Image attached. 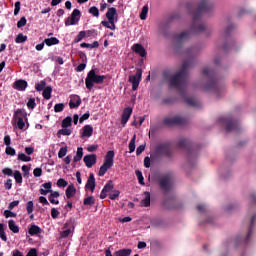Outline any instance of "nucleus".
<instances>
[{
	"mask_svg": "<svg viewBox=\"0 0 256 256\" xmlns=\"http://www.w3.org/2000/svg\"><path fill=\"white\" fill-rule=\"evenodd\" d=\"M213 9V3L209 0H201L198 4L197 11L193 14V35H199L205 31L206 26L201 20V17Z\"/></svg>",
	"mask_w": 256,
	"mask_h": 256,
	"instance_id": "1",
	"label": "nucleus"
},
{
	"mask_svg": "<svg viewBox=\"0 0 256 256\" xmlns=\"http://www.w3.org/2000/svg\"><path fill=\"white\" fill-rule=\"evenodd\" d=\"M188 69L189 61H184L178 72L174 75H170L169 72L166 71L163 72V77L164 79H168L170 87H174V89L181 91V87H183L187 81Z\"/></svg>",
	"mask_w": 256,
	"mask_h": 256,
	"instance_id": "2",
	"label": "nucleus"
},
{
	"mask_svg": "<svg viewBox=\"0 0 256 256\" xmlns=\"http://www.w3.org/2000/svg\"><path fill=\"white\" fill-rule=\"evenodd\" d=\"M178 149H185L186 151V163L184 168H192L193 167V150H191V141L187 138H182L179 140L177 144Z\"/></svg>",
	"mask_w": 256,
	"mask_h": 256,
	"instance_id": "3",
	"label": "nucleus"
},
{
	"mask_svg": "<svg viewBox=\"0 0 256 256\" xmlns=\"http://www.w3.org/2000/svg\"><path fill=\"white\" fill-rule=\"evenodd\" d=\"M105 79H107V76L105 75H99L95 72V69H91L88 74L87 77L85 79V85L86 88L91 91V89H93V87H95L96 85H101L102 83L105 82Z\"/></svg>",
	"mask_w": 256,
	"mask_h": 256,
	"instance_id": "4",
	"label": "nucleus"
},
{
	"mask_svg": "<svg viewBox=\"0 0 256 256\" xmlns=\"http://www.w3.org/2000/svg\"><path fill=\"white\" fill-rule=\"evenodd\" d=\"M155 154L158 157L163 155L164 157H167V159H173V157H175V152L173 151L172 144L169 141L156 145Z\"/></svg>",
	"mask_w": 256,
	"mask_h": 256,
	"instance_id": "5",
	"label": "nucleus"
},
{
	"mask_svg": "<svg viewBox=\"0 0 256 256\" xmlns=\"http://www.w3.org/2000/svg\"><path fill=\"white\" fill-rule=\"evenodd\" d=\"M158 185L163 195H169L173 191V176L171 174H164L158 179Z\"/></svg>",
	"mask_w": 256,
	"mask_h": 256,
	"instance_id": "6",
	"label": "nucleus"
},
{
	"mask_svg": "<svg viewBox=\"0 0 256 256\" xmlns=\"http://www.w3.org/2000/svg\"><path fill=\"white\" fill-rule=\"evenodd\" d=\"M113 159H115V151L109 150L104 157V163L99 169V177H104L105 173H107V171L113 167Z\"/></svg>",
	"mask_w": 256,
	"mask_h": 256,
	"instance_id": "7",
	"label": "nucleus"
},
{
	"mask_svg": "<svg viewBox=\"0 0 256 256\" xmlns=\"http://www.w3.org/2000/svg\"><path fill=\"white\" fill-rule=\"evenodd\" d=\"M189 118L183 116H174L172 118H165L163 124L166 127H173L174 125H187Z\"/></svg>",
	"mask_w": 256,
	"mask_h": 256,
	"instance_id": "8",
	"label": "nucleus"
},
{
	"mask_svg": "<svg viewBox=\"0 0 256 256\" xmlns=\"http://www.w3.org/2000/svg\"><path fill=\"white\" fill-rule=\"evenodd\" d=\"M204 91H212V93H214V95H216V97H219V93H221V95H223V93H225V88L218 85V83H217V81H215V79H211L210 83H208L204 86Z\"/></svg>",
	"mask_w": 256,
	"mask_h": 256,
	"instance_id": "9",
	"label": "nucleus"
},
{
	"mask_svg": "<svg viewBox=\"0 0 256 256\" xmlns=\"http://www.w3.org/2000/svg\"><path fill=\"white\" fill-rule=\"evenodd\" d=\"M143 76V70L141 68L136 69V74L129 76V82L132 83V91L139 89V83H141V77Z\"/></svg>",
	"mask_w": 256,
	"mask_h": 256,
	"instance_id": "10",
	"label": "nucleus"
},
{
	"mask_svg": "<svg viewBox=\"0 0 256 256\" xmlns=\"http://www.w3.org/2000/svg\"><path fill=\"white\" fill-rule=\"evenodd\" d=\"M163 207L165 209H168L169 211H174L177 209H181V207H183V204H181V202H179V200L175 198H168L163 202Z\"/></svg>",
	"mask_w": 256,
	"mask_h": 256,
	"instance_id": "11",
	"label": "nucleus"
},
{
	"mask_svg": "<svg viewBox=\"0 0 256 256\" xmlns=\"http://www.w3.org/2000/svg\"><path fill=\"white\" fill-rule=\"evenodd\" d=\"M81 19V11L79 9H74L71 16L65 19V26L77 25Z\"/></svg>",
	"mask_w": 256,
	"mask_h": 256,
	"instance_id": "12",
	"label": "nucleus"
},
{
	"mask_svg": "<svg viewBox=\"0 0 256 256\" xmlns=\"http://www.w3.org/2000/svg\"><path fill=\"white\" fill-rule=\"evenodd\" d=\"M25 117V112H23L21 109H17L14 113L13 119L16 121V125L20 131H23L25 129V121H23V118Z\"/></svg>",
	"mask_w": 256,
	"mask_h": 256,
	"instance_id": "13",
	"label": "nucleus"
},
{
	"mask_svg": "<svg viewBox=\"0 0 256 256\" xmlns=\"http://www.w3.org/2000/svg\"><path fill=\"white\" fill-rule=\"evenodd\" d=\"M221 123L226 124V131L229 133L231 131H237L239 129V123L233 120H229V118H220Z\"/></svg>",
	"mask_w": 256,
	"mask_h": 256,
	"instance_id": "14",
	"label": "nucleus"
},
{
	"mask_svg": "<svg viewBox=\"0 0 256 256\" xmlns=\"http://www.w3.org/2000/svg\"><path fill=\"white\" fill-rule=\"evenodd\" d=\"M131 115H133V108L131 107L124 108L122 112V117H121V125H127V122L131 118Z\"/></svg>",
	"mask_w": 256,
	"mask_h": 256,
	"instance_id": "15",
	"label": "nucleus"
},
{
	"mask_svg": "<svg viewBox=\"0 0 256 256\" xmlns=\"http://www.w3.org/2000/svg\"><path fill=\"white\" fill-rule=\"evenodd\" d=\"M83 161H84L86 167H88V169H91V167H93V165H95V163H97V155L88 154V155L84 156Z\"/></svg>",
	"mask_w": 256,
	"mask_h": 256,
	"instance_id": "16",
	"label": "nucleus"
},
{
	"mask_svg": "<svg viewBox=\"0 0 256 256\" xmlns=\"http://www.w3.org/2000/svg\"><path fill=\"white\" fill-rule=\"evenodd\" d=\"M106 19H108V21H117L119 19L117 8L109 7L108 11L106 12Z\"/></svg>",
	"mask_w": 256,
	"mask_h": 256,
	"instance_id": "17",
	"label": "nucleus"
},
{
	"mask_svg": "<svg viewBox=\"0 0 256 256\" xmlns=\"http://www.w3.org/2000/svg\"><path fill=\"white\" fill-rule=\"evenodd\" d=\"M81 97L79 95H72L70 96L69 107L70 109H78L81 105Z\"/></svg>",
	"mask_w": 256,
	"mask_h": 256,
	"instance_id": "18",
	"label": "nucleus"
},
{
	"mask_svg": "<svg viewBox=\"0 0 256 256\" xmlns=\"http://www.w3.org/2000/svg\"><path fill=\"white\" fill-rule=\"evenodd\" d=\"M132 50L137 55H140V57H147V50H145V47H143L141 44H134L132 46Z\"/></svg>",
	"mask_w": 256,
	"mask_h": 256,
	"instance_id": "19",
	"label": "nucleus"
},
{
	"mask_svg": "<svg viewBox=\"0 0 256 256\" xmlns=\"http://www.w3.org/2000/svg\"><path fill=\"white\" fill-rule=\"evenodd\" d=\"M27 81L25 80H16L13 83V89H16V91H25L27 89Z\"/></svg>",
	"mask_w": 256,
	"mask_h": 256,
	"instance_id": "20",
	"label": "nucleus"
},
{
	"mask_svg": "<svg viewBox=\"0 0 256 256\" xmlns=\"http://www.w3.org/2000/svg\"><path fill=\"white\" fill-rule=\"evenodd\" d=\"M52 187V182H46L42 184V188L39 190L40 195H47L48 193H53Z\"/></svg>",
	"mask_w": 256,
	"mask_h": 256,
	"instance_id": "21",
	"label": "nucleus"
},
{
	"mask_svg": "<svg viewBox=\"0 0 256 256\" xmlns=\"http://www.w3.org/2000/svg\"><path fill=\"white\" fill-rule=\"evenodd\" d=\"M92 135H93V126L85 125L82 128V133L80 134V137L83 139V137H91Z\"/></svg>",
	"mask_w": 256,
	"mask_h": 256,
	"instance_id": "22",
	"label": "nucleus"
},
{
	"mask_svg": "<svg viewBox=\"0 0 256 256\" xmlns=\"http://www.w3.org/2000/svg\"><path fill=\"white\" fill-rule=\"evenodd\" d=\"M85 188L90 189L92 193L95 191V175L93 173L89 175Z\"/></svg>",
	"mask_w": 256,
	"mask_h": 256,
	"instance_id": "23",
	"label": "nucleus"
},
{
	"mask_svg": "<svg viewBox=\"0 0 256 256\" xmlns=\"http://www.w3.org/2000/svg\"><path fill=\"white\" fill-rule=\"evenodd\" d=\"M115 23H117V20H111V21L103 20L101 22V25L103 27H106V29H111V31H115V29H117V26H115Z\"/></svg>",
	"mask_w": 256,
	"mask_h": 256,
	"instance_id": "24",
	"label": "nucleus"
},
{
	"mask_svg": "<svg viewBox=\"0 0 256 256\" xmlns=\"http://www.w3.org/2000/svg\"><path fill=\"white\" fill-rule=\"evenodd\" d=\"M77 193V188H75V185L70 184L66 189V197L68 199H72V197H75V194Z\"/></svg>",
	"mask_w": 256,
	"mask_h": 256,
	"instance_id": "25",
	"label": "nucleus"
},
{
	"mask_svg": "<svg viewBox=\"0 0 256 256\" xmlns=\"http://www.w3.org/2000/svg\"><path fill=\"white\" fill-rule=\"evenodd\" d=\"M59 192L54 191V192H50V195L48 197L50 203H52V205H59V201L57 199H59Z\"/></svg>",
	"mask_w": 256,
	"mask_h": 256,
	"instance_id": "26",
	"label": "nucleus"
},
{
	"mask_svg": "<svg viewBox=\"0 0 256 256\" xmlns=\"http://www.w3.org/2000/svg\"><path fill=\"white\" fill-rule=\"evenodd\" d=\"M190 35H191V30L183 31L181 34L177 35L178 43H181V41H185V39H189Z\"/></svg>",
	"mask_w": 256,
	"mask_h": 256,
	"instance_id": "27",
	"label": "nucleus"
},
{
	"mask_svg": "<svg viewBox=\"0 0 256 256\" xmlns=\"http://www.w3.org/2000/svg\"><path fill=\"white\" fill-rule=\"evenodd\" d=\"M29 235H31L32 237L35 235H39V233H41V228L35 224L31 225L29 230H28Z\"/></svg>",
	"mask_w": 256,
	"mask_h": 256,
	"instance_id": "28",
	"label": "nucleus"
},
{
	"mask_svg": "<svg viewBox=\"0 0 256 256\" xmlns=\"http://www.w3.org/2000/svg\"><path fill=\"white\" fill-rule=\"evenodd\" d=\"M143 207H149L151 205V193L144 192V199L142 200Z\"/></svg>",
	"mask_w": 256,
	"mask_h": 256,
	"instance_id": "29",
	"label": "nucleus"
},
{
	"mask_svg": "<svg viewBox=\"0 0 256 256\" xmlns=\"http://www.w3.org/2000/svg\"><path fill=\"white\" fill-rule=\"evenodd\" d=\"M64 229H69L70 231H75V218H70L64 224Z\"/></svg>",
	"mask_w": 256,
	"mask_h": 256,
	"instance_id": "30",
	"label": "nucleus"
},
{
	"mask_svg": "<svg viewBox=\"0 0 256 256\" xmlns=\"http://www.w3.org/2000/svg\"><path fill=\"white\" fill-rule=\"evenodd\" d=\"M45 45H47V47H52V45H59V40L57 39V37H51V38H46L44 40Z\"/></svg>",
	"mask_w": 256,
	"mask_h": 256,
	"instance_id": "31",
	"label": "nucleus"
},
{
	"mask_svg": "<svg viewBox=\"0 0 256 256\" xmlns=\"http://www.w3.org/2000/svg\"><path fill=\"white\" fill-rule=\"evenodd\" d=\"M51 93H53V88L51 86H47L46 88H44L42 96L44 99L49 101V99H51Z\"/></svg>",
	"mask_w": 256,
	"mask_h": 256,
	"instance_id": "32",
	"label": "nucleus"
},
{
	"mask_svg": "<svg viewBox=\"0 0 256 256\" xmlns=\"http://www.w3.org/2000/svg\"><path fill=\"white\" fill-rule=\"evenodd\" d=\"M131 251L132 250L129 248H124V249H120V250L116 251L114 253V255L115 256H129V255H131Z\"/></svg>",
	"mask_w": 256,
	"mask_h": 256,
	"instance_id": "33",
	"label": "nucleus"
},
{
	"mask_svg": "<svg viewBox=\"0 0 256 256\" xmlns=\"http://www.w3.org/2000/svg\"><path fill=\"white\" fill-rule=\"evenodd\" d=\"M83 159V147H78L76 155L74 156V163H79Z\"/></svg>",
	"mask_w": 256,
	"mask_h": 256,
	"instance_id": "34",
	"label": "nucleus"
},
{
	"mask_svg": "<svg viewBox=\"0 0 256 256\" xmlns=\"http://www.w3.org/2000/svg\"><path fill=\"white\" fill-rule=\"evenodd\" d=\"M8 227L12 233H19V226L15 224V220H9L8 221Z\"/></svg>",
	"mask_w": 256,
	"mask_h": 256,
	"instance_id": "35",
	"label": "nucleus"
},
{
	"mask_svg": "<svg viewBox=\"0 0 256 256\" xmlns=\"http://www.w3.org/2000/svg\"><path fill=\"white\" fill-rule=\"evenodd\" d=\"M71 123H73V118H71V116H67L62 120V129H67V127H71Z\"/></svg>",
	"mask_w": 256,
	"mask_h": 256,
	"instance_id": "36",
	"label": "nucleus"
},
{
	"mask_svg": "<svg viewBox=\"0 0 256 256\" xmlns=\"http://www.w3.org/2000/svg\"><path fill=\"white\" fill-rule=\"evenodd\" d=\"M136 139H137V135L134 134L132 139L129 142V145H128L129 153L135 152V141H136Z\"/></svg>",
	"mask_w": 256,
	"mask_h": 256,
	"instance_id": "37",
	"label": "nucleus"
},
{
	"mask_svg": "<svg viewBox=\"0 0 256 256\" xmlns=\"http://www.w3.org/2000/svg\"><path fill=\"white\" fill-rule=\"evenodd\" d=\"M147 13H149V6L144 5L143 8H142V11L140 13V19L142 21H145V19H147Z\"/></svg>",
	"mask_w": 256,
	"mask_h": 256,
	"instance_id": "38",
	"label": "nucleus"
},
{
	"mask_svg": "<svg viewBox=\"0 0 256 256\" xmlns=\"http://www.w3.org/2000/svg\"><path fill=\"white\" fill-rule=\"evenodd\" d=\"M135 174L138 179V183H140V185H145V178H143V173L140 170H136Z\"/></svg>",
	"mask_w": 256,
	"mask_h": 256,
	"instance_id": "39",
	"label": "nucleus"
},
{
	"mask_svg": "<svg viewBox=\"0 0 256 256\" xmlns=\"http://www.w3.org/2000/svg\"><path fill=\"white\" fill-rule=\"evenodd\" d=\"M83 205H90V207L95 205V197L89 196L85 198L83 201Z\"/></svg>",
	"mask_w": 256,
	"mask_h": 256,
	"instance_id": "40",
	"label": "nucleus"
},
{
	"mask_svg": "<svg viewBox=\"0 0 256 256\" xmlns=\"http://www.w3.org/2000/svg\"><path fill=\"white\" fill-rule=\"evenodd\" d=\"M18 161H23L24 163H29V161H31V157L26 156L25 153H19L18 154Z\"/></svg>",
	"mask_w": 256,
	"mask_h": 256,
	"instance_id": "41",
	"label": "nucleus"
},
{
	"mask_svg": "<svg viewBox=\"0 0 256 256\" xmlns=\"http://www.w3.org/2000/svg\"><path fill=\"white\" fill-rule=\"evenodd\" d=\"M88 13H90V15H93V17H99V8H97L96 6H92L89 8Z\"/></svg>",
	"mask_w": 256,
	"mask_h": 256,
	"instance_id": "42",
	"label": "nucleus"
},
{
	"mask_svg": "<svg viewBox=\"0 0 256 256\" xmlns=\"http://www.w3.org/2000/svg\"><path fill=\"white\" fill-rule=\"evenodd\" d=\"M5 226L3 225V223H0V238L2 239V241H7V234L5 233Z\"/></svg>",
	"mask_w": 256,
	"mask_h": 256,
	"instance_id": "43",
	"label": "nucleus"
},
{
	"mask_svg": "<svg viewBox=\"0 0 256 256\" xmlns=\"http://www.w3.org/2000/svg\"><path fill=\"white\" fill-rule=\"evenodd\" d=\"M27 41V36L23 35V33H20L15 38V43H25Z\"/></svg>",
	"mask_w": 256,
	"mask_h": 256,
	"instance_id": "44",
	"label": "nucleus"
},
{
	"mask_svg": "<svg viewBox=\"0 0 256 256\" xmlns=\"http://www.w3.org/2000/svg\"><path fill=\"white\" fill-rule=\"evenodd\" d=\"M85 37H86L85 31H80L78 35L75 37L74 43H79V41H83Z\"/></svg>",
	"mask_w": 256,
	"mask_h": 256,
	"instance_id": "45",
	"label": "nucleus"
},
{
	"mask_svg": "<svg viewBox=\"0 0 256 256\" xmlns=\"http://www.w3.org/2000/svg\"><path fill=\"white\" fill-rule=\"evenodd\" d=\"M33 209H34V203L33 201L30 200L26 203V211L28 215H31V213H33Z\"/></svg>",
	"mask_w": 256,
	"mask_h": 256,
	"instance_id": "46",
	"label": "nucleus"
},
{
	"mask_svg": "<svg viewBox=\"0 0 256 256\" xmlns=\"http://www.w3.org/2000/svg\"><path fill=\"white\" fill-rule=\"evenodd\" d=\"M112 189H113V181H108L106 184H105V186L103 187V191H105L106 193H109V192H111L112 191Z\"/></svg>",
	"mask_w": 256,
	"mask_h": 256,
	"instance_id": "47",
	"label": "nucleus"
},
{
	"mask_svg": "<svg viewBox=\"0 0 256 256\" xmlns=\"http://www.w3.org/2000/svg\"><path fill=\"white\" fill-rule=\"evenodd\" d=\"M14 179H15L16 183H23V176L21 175V172L16 170L14 172Z\"/></svg>",
	"mask_w": 256,
	"mask_h": 256,
	"instance_id": "48",
	"label": "nucleus"
},
{
	"mask_svg": "<svg viewBox=\"0 0 256 256\" xmlns=\"http://www.w3.org/2000/svg\"><path fill=\"white\" fill-rule=\"evenodd\" d=\"M63 109H65V104L63 103H58V104H55L54 106L55 113H61L63 112Z\"/></svg>",
	"mask_w": 256,
	"mask_h": 256,
	"instance_id": "49",
	"label": "nucleus"
},
{
	"mask_svg": "<svg viewBox=\"0 0 256 256\" xmlns=\"http://www.w3.org/2000/svg\"><path fill=\"white\" fill-rule=\"evenodd\" d=\"M26 25H27V18H25V16H23L17 22V27H18V29H21V27H25Z\"/></svg>",
	"mask_w": 256,
	"mask_h": 256,
	"instance_id": "50",
	"label": "nucleus"
},
{
	"mask_svg": "<svg viewBox=\"0 0 256 256\" xmlns=\"http://www.w3.org/2000/svg\"><path fill=\"white\" fill-rule=\"evenodd\" d=\"M119 195H121V191L113 190L112 193L109 194V199H111L112 201H115V199H117V197H119Z\"/></svg>",
	"mask_w": 256,
	"mask_h": 256,
	"instance_id": "51",
	"label": "nucleus"
},
{
	"mask_svg": "<svg viewBox=\"0 0 256 256\" xmlns=\"http://www.w3.org/2000/svg\"><path fill=\"white\" fill-rule=\"evenodd\" d=\"M45 85H47V83L44 80L40 81V83L35 85L36 91H43V89H45Z\"/></svg>",
	"mask_w": 256,
	"mask_h": 256,
	"instance_id": "52",
	"label": "nucleus"
},
{
	"mask_svg": "<svg viewBox=\"0 0 256 256\" xmlns=\"http://www.w3.org/2000/svg\"><path fill=\"white\" fill-rule=\"evenodd\" d=\"M14 7V15L17 17V15H19V11H21V1L15 2Z\"/></svg>",
	"mask_w": 256,
	"mask_h": 256,
	"instance_id": "53",
	"label": "nucleus"
},
{
	"mask_svg": "<svg viewBox=\"0 0 256 256\" xmlns=\"http://www.w3.org/2000/svg\"><path fill=\"white\" fill-rule=\"evenodd\" d=\"M86 37H97L98 32L95 29L85 31Z\"/></svg>",
	"mask_w": 256,
	"mask_h": 256,
	"instance_id": "54",
	"label": "nucleus"
},
{
	"mask_svg": "<svg viewBox=\"0 0 256 256\" xmlns=\"http://www.w3.org/2000/svg\"><path fill=\"white\" fill-rule=\"evenodd\" d=\"M71 133H73L71 129L63 128L58 131L57 135L59 137V135H71Z\"/></svg>",
	"mask_w": 256,
	"mask_h": 256,
	"instance_id": "55",
	"label": "nucleus"
},
{
	"mask_svg": "<svg viewBox=\"0 0 256 256\" xmlns=\"http://www.w3.org/2000/svg\"><path fill=\"white\" fill-rule=\"evenodd\" d=\"M65 155H67V146L60 148V150L58 152L59 159H63V157H65Z\"/></svg>",
	"mask_w": 256,
	"mask_h": 256,
	"instance_id": "56",
	"label": "nucleus"
},
{
	"mask_svg": "<svg viewBox=\"0 0 256 256\" xmlns=\"http://www.w3.org/2000/svg\"><path fill=\"white\" fill-rule=\"evenodd\" d=\"M28 109H35L37 107V104L35 103V98H30L27 102Z\"/></svg>",
	"mask_w": 256,
	"mask_h": 256,
	"instance_id": "57",
	"label": "nucleus"
},
{
	"mask_svg": "<svg viewBox=\"0 0 256 256\" xmlns=\"http://www.w3.org/2000/svg\"><path fill=\"white\" fill-rule=\"evenodd\" d=\"M56 185H57V187H67V185H69V183L65 179L60 178V179H58Z\"/></svg>",
	"mask_w": 256,
	"mask_h": 256,
	"instance_id": "58",
	"label": "nucleus"
},
{
	"mask_svg": "<svg viewBox=\"0 0 256 256\" xmlns=\"http://www.w3.org/2000/svg\"><path fill=\"white\" fill-rule=\"evenodd\" d=\"M65 230L62 231L60 233V236L62 237V239H67V237H69L71 235V231L70 229L64 228Z\"/></svg>",
	"mask_w": 256,
	"mask_h": 256,
	"instance_id": "59",
	"label": "nucleus"
},
{
	"mask_svg": "<svg viewBox=\"0 0 256 256\" xmlns=\"http://www.w3.org/2000/svg\"><path fill=\"white\" fill-rule=\"evenodd\" d=\"M5 153H6V155H11V157H14L16 152H15L13 147L7 146L6 150H5Z\"/></svg>",
	"mask_w": 256,
	"mask_h": 256,
	"instance_id": "60",
	"label": "nucleus"
},
{
	"mask_svg": "<svg viewBox=\"0 0 256 256\" xmlns=\"http://www.w3.org/2000/svg\"><path fill=\"white\" fill-rule=\"evenodd\" d=\"M4 217H6V219H9V217H17V213L11 212V210H5Z\"/></svg>",
	"mask_w": 256,
	"mask_h": 256,
	"instance_id": "61",
	"label": "nucleus"
},
{
	"mask_svg": "<svg viewBox=\"0 0 256 256\" xmlns=\"http://www.w3.org/2000/svg\"><path fill=\"white\" fill-rule=\"evenodd\" d=\"M61 213L59 212V210H57V208H52L51 209V217L52 219H57V217H59Z\"/></svg>",
	"mask_w": 256,
	"mask_h": 256,
	"instance_id": "62",
	"label": "nucleus"
},
{
	"mask_svg": "<svg viewBox=\"0 0 256 256\" xmlns=\"http://www.w3.org/2000/svg\"><path fill=\"white\" fill-rule=\"evenodd\" d=\"M145 151V144H141L140 146L137 147L136 149V155H141Z\"/></svg>",
	"mask_w": 256,
	"mask_h": 256,
	"instance_id": "63",
	"label": "nucleus"
},
{
	"mask_svg": "<svg viewBox=\"0 0 256 256\" xmlns=\"http://www.w3.org/2000/svg\"><path fill=\"white\" fill-rule=\"evenodd\" d=\"M26 256H38L37 255V249L31 248Z\"/></svg>",
	"mask_w": 256,
	"mask_h": 256,
	"instance_id": "64",
	"label": "nucleus"
}]
</instances>
